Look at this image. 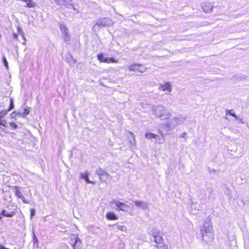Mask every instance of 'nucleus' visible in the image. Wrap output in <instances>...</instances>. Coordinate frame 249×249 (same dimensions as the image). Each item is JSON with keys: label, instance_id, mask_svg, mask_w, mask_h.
Masks as SVG:
<instances>
[{"label": "nucleus", "instance_id": "obj_1", "mask_svg": "<svg viewBox=\"0 0 249 249\" xmlns=\"http://www.w3.org/2000/svg\"><path fill=\"white\" fill-rule=\"evenodd\" d=\"M154 114L162 119H166L170 118L171 114L167 111L166 108L162 106H158L153 108Z\"/></svg>", "mask_w": 249, "mask_h": 249}, {"label": "nucleus", "instance_id": "obj_2", "mask_svg": "<svg viewBox=\"0 0 249 249\" xmlns=\"http://www.w3.org/2000/svg\"><path fill=\"white\" fill-rule=\"evenodd\" d=\"M200 231L201 234H206V233H213L212 223L210 218L208 217L205 219L203 226L200 229Z\"/></svg>", "mask_w": 249, "mask_h": 249}, {"label": "nucleus", "instance_id": "obj_3", "mask_svg": "<svg viewBox=\"0 0 249 249\" xmlns=\"http://www.w3.org/2000/svg\"><path fill=\"white\" fill-rule=\"evenodd\" d=\"M111 204L115 206V209L117 211H122L124 212H127L129 210V207L128 205L124 204V203L121 202L119 200H114Z\"/></svg>", "mask_w": 249, "mask_h": 249}, {"label": "nucleus", "instance_id": "obj_4", "mask_svg": "<svg viewBox=\"0 0 249 249\" xmlns=\"http://www.w3.org/2000/svg\"><path fill=\"white\" fill-rule=\"evenodd\" d=\"M113 24L112 20L108 18H103L98 19L94 26H98L99 27H109Z\"/></svg>", "mask_w": 249, "mask_h": 249}, {"label": "nucleus", "instance_id": "obj_5", "mask_svg": "<svg viewBox=\"0 0 249 249\" xmlns=\"http://www.w3.org/2000/svg\"><path fill=\"white\" fill-rule=\"evenodd\" d=\"M126 67L131 71L134 72L139 71L141 73L144 72L146 70L145 66L142 65L138 64H133L130 66H127Z\"/></svg>", "mask_w": 249, "mask_h": 249}, {"label": "nucleus", "instance_id": "obj_6", "mask_svg": "<svg viewBox=\"0 0 249 249\" xmlns=\"http://www.w3.org/2000/svg\"><path fill=\"white\" fill-rule=\"evenodd\" d=\"M96 173L102 182H106L108 178H111V177L108 173L101 168L97 169Z\"/></svg>", "mask_w": 249, "mask_h": 249}, {"label": "nucleus", "instance_id": "obj_7", "mask_svg": "<svg viewBox=\"0 0 249 249\" xmlns=\"http://www.w3.org/2000/svg\"><path fill=\"white\" fill-rule=\"evenodd\" d=\"M97 58L100 62H104L107 63H117V60L114 59L113 58L105 57L103 53H99L97 54Z\"/></svg>", "mask_w": 249, "mask_h": 249}, {"label": "nucleus", "instance_id": "obj_8", "mask_svg": "<svg viewBox=\"0 0 249 249\" xmlns=\"http://www.w3.org/2000/svg\"><path fill=\"white\" fill-rule=\"evenodd\" d=\"M60 30L62 33V35L65 41H67L70 40V36L69 33L68 29L66 27V25L62 24L60 26Z\"/></svg>", "mask_w": 249, "mask_h": 249}, {"label": "nucleus", "instance_id": "obj_9", "mask_svg": "<svg viewBox=\"0 0 249 249\" xmlns=\"http://www.w3.org/2000/svg\"><path fill=\"white\" fill-rule=\"evenodd\" d=\"M153 237L154 238V241L155 242L158 249H163V246L162 245V241L163 239L162 236L159 234L155 233L153 235Z\"/></svg>", "mask_w": 249, "mask_h": 249}, {"label": "nucleus", "instance_id": "obj_10", "mask_svg": "<svg viewBox=\"0 0 249 249\" xmlns=\"http://www.w3.org/2000/svg\"><path fill=\"white\" fill-rule=\"evenodd\" d=\"M7 113V111L6 110L0 111V125H2L4 127H7V123L6 120L3 119V118Z\"/></svg>", "mask_w": 249, "mask_h": 249}, {"label": "nucleus", "instance_id": "obj_11", "mask_svg": "<svg viewBox=\"0 0 249 249\" xmlns=\"http://www.w3.org/2000/svg\"><path fill=\"white\" fill-rule=\"evenodd\" d=\"M206 234H203L202 235L203 240L206 243H208L211 242L213 238V233H206Z\"/></svg>", "mask_w": 249, "mask_h": 249}, {"label": "nucleus", "instance_id": "obj_12", "mask_svg": "<svg viewBox=\"0 0 249 249\" xmlns=\"http://www.w3.org/2000/svg\"><path fill=\"white\" fill-rule=\"evenodd\" d=\"M71 239V240H74V242L71 243V245L73 249H76V246H80L81 244V241L78 237L76 236L75 235H72Z\"/></svg>", "mask_w": 249, "mask_h": 249}, {"label": "nucleus", "instance_id": "obj_13", "mask_svg": "<svg viewBox=\"0 0 249 249\" xmlns=\"http://www.w3.org/2000/svg\"><path fill=\"white\" fill-rule=\"evenodd\" d=\"M134 203L136 206L138 207H140L142 210H146L148 208V204L145 202L135 201Z\"/></svg>", "mask_w": 249, "mask_h": 249}, {"label": "nucleus", "instance_id": "obj_14", "mask_svg": "<svg viewBox=\"0 0 249 249\" xmlns=\"http://www.w3.org/2000/svg\"><path fill=\"white\" fill-rule=\"evenodd\" d=\"M80 178L83 179H84L87 183H91L94 184V182L92 181H91L89 179V173L87 172H86L85 173H81Z\"/></svg>", "mask_w": 249, "mask_h": 249}, {"label": "nucleus", "instance_id": "obj_15", "mask_svg": "<svg viewBox=\"0 0 249 249\" xmlns=\"http://www.w3.org/2000/svg\"><path fill=\"white\" fill-rule=\"evenodd\" d=\"M59 5H71V0H53Z\"/></svg>", "mask_w": 249, "mask_h": 249}, {"label": "nucleus", "instance_id": "obj_16", "mask_svg": "<svg viewBox=\"0 0 249 249\" xmlns=\"http://www.w3.org/2000/svg\"><path fill=\"white\" fill-rule=\"evenodd\" d=\"M202 10L205 13H208L212 10V6L210 3H205L202 5Z\"/></svg>", "mask_w": 249, "mask_h": 249}, {"label": "nucleus", "instance_id": "obj_17", "mask_svg": "<svg viewBox=\"0 0 249 249\" xmlns=\"http://www.w3.org/2000/svg\"><path fill=\"white\" fill-rule=\"evenodd\" d=\"M114 230H119L123 231H126L127 228L124 225L114 224L113 225Z\"/></svg>", "mask_w": 249, "mask_h": 249}, {"label": "nucleus", "instance_id": "obj_18", "mask_svg": "<svg viewBox=\"0 0 249 249\" xmlns=\"http://www.w3.org/2000/svg\"><path fill=\"white\" fill-rule=\"evenodd\" d=\"M107 218L108 220H117L118 217L112 212H109L107 213Z\"/></svg>", "mask_w": 249, "mask_h": 249}, {"label": "nucleus", "instance_id": "obj_19", "mask_svg": "<svg viewBox=\"0 0 249 249\" xmlns=\"http://www.w3.org/2000/svg\"><path fill=\"white\" fill-rule=\"evenodd\" d=\"M1 214L3 216L12 217L14 215L15 213L12 212L11 213H9L6 210H3L1 212Z\"/></svg>", "mask_w": 249, "mask_h": 249}, {"label": "nucleus", "instance_id": "obj_20", "mask_svg": "<svg viewBox=\"0 0 249 249\" xmlns=\"http://www.w3.org/2000/svg\"><path fill=\"white\" fill-rule=\"evenodd\" d=\"M162 90L163 91H167L170 92L171 91V85L169 83H166L161 87Z\"/></svg>", "mask_w": 249, "mask_h": 249}, {"label": "nucleus", "instance_id": "obj_21", "mask_svg": "<svg viewBox=\"0 0 249 249\" xmlns=\"http://www.w3.org/2000/svg\"><path fill=\"white\" fill-rule=\"evenodd\" d=\"M157 135L152 133H146L145 137L147 139H151L152 138L156 139Z\"/></svg>", "mask_w": 249, "mask_h": 249}, {"label": "nucleus", "instance_id": "obj_22", "mask_svg": "<svg viewBox=\"0 0 249 249\" xmlns=\"http://www.w3.org/2000/svg\"><path fill=\"white\" fill-rule=\"evenodd\" d=\"M172 124L173 126H175L178 124H180L181 121L179 120V119L177 118H175L171 120Z\"/></svg>", "mask_w": 249, "mask_h": 249}, {"label": "nucleus", "instance_id": "obj_23", "mask_svg": "<svg viewBox=\"0 0 249 249\" xmlns=\"http://www.w3.org/2000/svg\"><path fill=\"white\" fill-rule=\"evenodd\" d=\"M29 1L31 2V3H29V2H25L26 4V6L27 7L29 8H33L36 6V3L34 1H33L32 0H29Z\"/></svg>", "mask_w": 249, "mask_h": 249}, {"label": "nucleus", "instance_id": "obj_24", "mask_svg": "<svg viewBox=\"0 0 249 249\" xmlns=\"http://www.w3.org/2000/svg\"><path fill=\"white\" fill-rule=\"evenodd\" d=\"M65 6L66 7L68 8H72V9L74 10V11H75V13H78L79 12L78 10L76 9L74 7V5L72 4V1L71 2V5L66 4Z\"/></svg>", "mask_w": 249, "mask_h": 249}, {"label": "nucleus", "instance_id": "obj_25", "mask_svg": "<svg viewBox=\"0 0 249 249\" xmlns=\"http://www.w3.org/2000/svg\"><path fill=\"white\" fill-rule=\"evenodd\" d=\"M17 31L18 34L20 35L23 38L24 40H25V37L24 36V35L23 32H22V29L18 26L17 28Z\"/></svg>", "mask_w": 249, "mask_h": 249}, {"label": "nucleus", "instance_id": "obj_26", "mask_svg": "<svg viewBox=\"0 0 249 249\" xmlns=\"http://www.w3.org/2000/svg\"><path fill=\"white\" fill-rule=\"evenodd\" d=\"M10 101V104L9 107L8 109V110H6L7 112L10 111L12 109H13L14 108V107L13 100L12 98H11Z\"/></svg>", "mask_w": 249, "mask_h": 249}, {"label": "nucleus", "instance_id": "obj_27", "mask_svg": "<svg viewBox=\"0 0 249 249\" xmlns=\"http://www.w3.org/2000/svg\"><path fill=\"white\" fill-rule=\"evenodd\" d=\"M231 111L232 110H226V115L227 114H229L230 115H231V116L233 117L235 119L237 120L238 119L237 116H236V115L235 113L231 112Z\"/></svg>", "mask_w": 249, "mask_h": 249}, {"label": "nucleus", "instance_id": "obj_28", "mask_svg": "<svg viewBox=\"0 0 249 249\" xmlns=\"http://www.w3.org/2000/svg\"><path fill=\"white\" fill-rule=\"evenodd\" d=\"M29 113V110L27 108H24L23 109V111L21 114V116L23 117H25L26 115H28Z\"/></svg>", "mask_w": 249, "mask_h": 249}, {"label": "nucleus", "instance_id": "obj_29", "mask_svg": "<svg viewBox=\"0 0 249 249\" xmlns=\"http://www.w3.org/2000/svg\"><path fill=\"white\" fill-rule=\"evenodd\" d=\"M16 196L19 198H24V196L22 195L21 193L19 192L18 190H17L15 192Z\"/></svg>", "mask_w": 249, "mask_h": 249}, {"label": "nucleus", "instance_id": "obj_30", "mask_svg": "<svg viewBox=\"0 0 249 249\" xmlns=\"http://www.w3.org/2000/svg\"><path fill=\"white\" fill-rule=\"evenodd\" d=\"M191 207L192 209H194L196 211L199 210V208L197 207V204L194 202H192Z\"/></svg>", "mask_w": 249, "mask_h": 249}, {"label": "nucleus", "instance_id": "obj_31", "mask_svg": "<svg viewBox=\"0 0 249 249\" xmlns=\"http://www.w3.org/2000/svg\"><path fill=\"white\" fill-rule=\"evenodd\" d=\"M224 193L225 194H226L227 195H228L229 196V197H230V196H231V191L228 188H225V190L224 191Z\"/></svg>", "mask_w": 249, "mask_h": 249}, {"label": "nucleus", "instance_id": "obj_32", "mask_svg": "<svg viewBox=\"0 0 249 249\" xmlns=\"http://www.w3.org/2000/svg\"><path fill=\"white\" fill-rule=\"evenodd\" d=\"M2 62L3 63V64L7 68H8V62H7V61L6 60V58H5V57L4 56H3L2 57Z\"/></svg>", "mask_w": 249, "mask_h": 249}, {"label": "nucleus", "instance_id": "obj_33", "mask_svg": "<svg viewBox=\"0 0 249 249\" xmlns=\"http://www.w3.org/2000/svg\"><path fill=\"white\" fill-rule=\"evenodd\" d=\"M10 126L12 127L13 129H16L18 127L17 125L13 122H11L9 123Z\"/></svg>", "mask_w": 249, "mask_h": 249}, {"label": "nucleus", "instance_id": "obj_34", "mask_svg": "<svg viewBox=\"0 0 249 249\" xmlns=\"http://www.w3.org/2000/svg\"><path fill=\"white\" fill-rule=\"evenodd\" d=\"M36 214V211L34 209H32L31 210V218H32L35 216Z\"/></svg>", "mask_w": 249, "mask_h": 249}, {"label": "nucleus", "instance_id": "obj_35", "mask_svg": "<svg viewBox=\"0 0 249 249\" xmlns=\"http://www.w3.org/2000/svg\"><path fill=\"white\" fill-rule=\"evenodd\" d=\"M33 240H34V242L35 244L37 243L38 242V239L36 238V237L35 235V234H34Z\"/></svg>", "mask_w": 249, "mask_h": 249}, {"label": "nucleus", "instance_id": "obj_36", "mask_svg": "<svg viewBox=\"0 0 249 249\" xmlns=\"http://www.w3.org/2000/svg\"><path fill=\"white\" fill-rule=\"evenodd\" d=\"M130 135L131 136V137L133 138V144H135V138H134V134L132 133H130Z\"/></svg>", "mask_w": 249, "mask_h": 249}, {"label": "nucleus", "instance_id": "obj_37", "mask_svg": "<svg viewBox=\"0 0 249 249\" xmlns=\"http://www.w3.org/2000/svg\"><path fill=\"white\" fill-rule=\"evenodd\" d=\"M0 249H9L8 248H6L5 246L0 245Z\"/></svg>", "mask_w": 249, "mask_h": 249}, {"label": "nucleus", "instance_id": "obj_38", "mask_svg": "<svg viewBox=\"0 0 249 249\" xmlns=\"http://www.w3.org/2000/svg\"><path fill=\"white\" fill-rule=\"evenodd\" d=\"M13 37L17 39L18 38V35L16 33L13 34Z\"/></svg>", "mask_w": 249, "mask_h": 249}, {"label": "nucleus", "instance_id": "obj_39", "mask_svg": "<svg viewBox=\"0 0 249 249\" xmlns=\"http://www.w3.org/2000/svg\"><path fill=\"white\" fill-rule=\"evenodd\" d=\"M22 199V200L23 201V202L25 203H28V202L26 201V200L25 199V197H24V198H21Z\"/></svg>", "mask_w": 249, "mask_h": 249}, {"label": "nucleus", "instance_id": "obj_40", "mask_svg": "<svg viewBox=\"0 0 249 249\" xmlns=\"http://www.w3.org/2000/svg\"><path fill=\"white\" fill-rule=\"evenodd\" d=\"M210 172H215V170L212 169V170H211L210 169V170H209Z\"/></svg>", "mask_w": 249, "mask_h": 249}, {"label": "nucleus", "instance_id": "obj_41", "mask_svg": "<svg viewBox=\"0 0 249 249\" xmlns=\"http://www.w3.org/2000/svg\"><path fill=\"white\" fill-rule=\"evenodd\" d=\"M185 135H186V133H183L182 134V135L181 136V137H184Z\"/></svg>", "mask_w": 249, "mask_h": 249}, {"label": "nucleus", "instance_id": "obj_42", "mask_svg": "<svg viewBox=\"0 0 249 249\" xmlns=\"http://www.w3.org/2000/svg\"><path fill=\"white\" fill-rule=\"evenodd\" d=\"M1 213H0V219H1Z\"/></svg>", "mask_w": 249, "mask_h": 249}, {"label": "nucleus", "instance_id": "obj_43", "mask_svg": "<svg viewBox=\"0 0 249 249\" xmlns=\"http://www.w3.org/2000/svg\"><path fill=\"white\" fill-rule=\"evenodd\" d=\"M14 113V112H13L12 113H11V115H12V116H14V115H13Z\"/></svg>", "mask_w": 249, "mask_h": 249}, {"label": "nucleus", "instance_id": "obj_44", "mask_svg": "<svg viewBox=\"0 0 249 249\" xmlns=\"http://www.w3.org/2000/svg\"><path fill=\"white\" fill-rule=\"evenodd\" d=\"M14 113V112H13L12 113H11V115H12V116H14V115H13Z\"/></svg>", "mask_w": 249, "mask_h": 249}, {"label": "nucleus", "instance_id": "obj_45", "mask_svg": "<svg viewBox=\"0 0 249 249\" xmlns=\"http://www.w3.org/2000/svg\"><path fill=\"white\" fill-rule=\"evenodd\" d=\"M150 108H151L152 107V105H150Z\"/></svg>", "mask_w": 249, "mask_h": 249}]
</instances>
